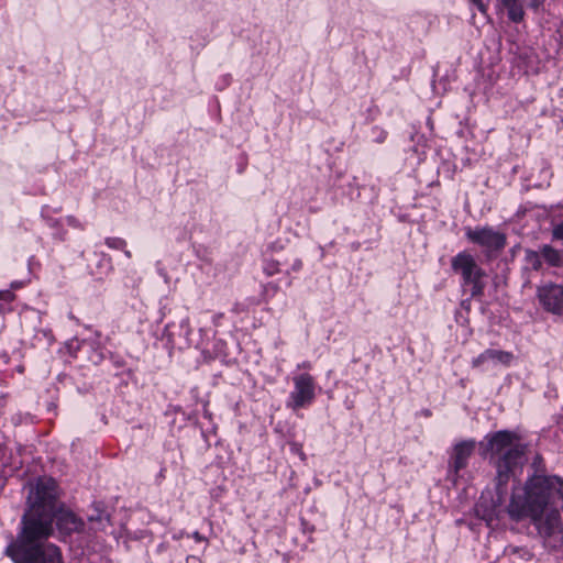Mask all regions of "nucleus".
<instances>
[{
	"label": "nucleus",
	"instance_id": "f257e3e1",
	"mask_svg": "<svg viewBox=\"0 0 563 563\" xmlns=\"http://www.w3.org/2000/svg\"><path fill=\"white\" fill-rule=\"evenodd\" d=\"M58 497L57 483L51 477L29 484L27 510L22 518V529L5 549V554L14 563H64L60 549L47 541L54 533Z\"/></svg>",
	"mask_w": 563,
	"mask_h": 563
},
{
	"label": "nucleus",
	"instance_id": "f03ea898",
	"mask_svg": "<svg viewBox=\"0 0 563 563\" xmlns=\"http://www.w3.org/2000/svg\"><path fill=\"white\" fill-rule=\"evenodd\" d=\"M558 475H533L512 489L508 515L516 521L529 519L542 545L555 551L563 548V519L555 504Z\"/></svg>",
	"mask_w": 563,
	"mask_h": 563
},
{
	"label": "nucleus",
	"instance_id": "7ed1b4c3",
	"mask_svg": "<svg viewBox=\"0 0 563 563\" xmlns=\"http://www.w3.org/2000/svg\"><path fill=\"white\" fill-rule=\"evenodd\" d=\"M516 440L512 432L503 430L486 435L485 441L481 442L483 454L489 453L496 465V489L499 499L505 495L515 470L523 464L525 446Z\"/></svg>",
	"mask_w": 563,
	"mask_h": 563
},
{
	"label": "nucleus",
	"instance_id": "20e7f679",
	"mask_svg": "<svg viewBox=\"0 0 563 563\" xmlns=\"http://www.w3.org/2000/svg\"><path fill=\"white\" fill-rule=\"evenodd\" d=\"M451 265L454 272L462 276L463 284L471 286L473 297L482 296L486 286L485 271L478 266L474 256L467 252H461L455 255Z\"/></svg>",
	"mask_w": 563,
	"mask_h": 563
},
{
	"label": "nucleus",
	"instance_id": "39448f33",
	"mask_svg": "<svg viewBox=\"0 0 563 563\" xmlns=\"http://www.w3.org/2000/svg\"><path fill=\"white\" fill-rule=\"evenodd\" d=\"M294 390L290 393L288 407L294 410L310 405L316 397V383L310 374H299L292 378Z\"/></svg>",
	"mask_w": 563,
	"mask_h": 563
},
{
	"label": "nucleus",
	"instance_id": "423d86ee",
	"mask_svg": "<svg viewBox=\"0 0 563 563\" xmlns=\"http://www.w3.org/2000/svg\"><path fill=\"white\" fill-rule=\"evenodd\" d=\"M467 239L485 249L487 255L501 251L506 245V235L489 227L466 229Z\"/></svg>",
	"mask_w": 563,
	"mask_h": 563
},
{
	"label": "nucleus",
	"instance_id": "0eeeda50",
	"mask_svg": "<svg viewBox=\"0 0 563 563\" xmlns=\"http://www.w3.org/2000/svg\"><path fill=\"white\" fill-rule=\"evenodd\" d=\"M475 448V440H463L453 445L450 453L449 471L454 482L459 477V472L467 466Z\"/></svg>",
	"mask_w": 563,
	"mask_h": 563
},
{
	"label": "nucleus",
	"instance_id": "6e6552de",
	"mask_svg": "<svg viewBox=\"0 0 563 563\" xmlns=\"http://www.w3.org/2000/svg\"><path fill=\"white\" fill-rule=\"evenodd\" d=\"M538 298L543 308L552 313L563 316V286L547 283L538 288Z\"/></svg>",
	"mask_w": 563,
	"mask_h": 563
},
{
	"label": "nucleus",
	"instance_id": "1a4fd4ad",
	"mask_svg": "<svg viewBox=\"0 0 563 563\" xmlns=\"http://www.w3.org/2000/svg\"><path fill=\"white\" fill-rule=\"evenodd\" d=\"M54 520H56L58 530L67 534L78 532L84 528V521L73 511L64 508L60 505L57 507L54 514Z\"/></svg>",
	"mask_w": 563,
	"mask_h": 563
},
{
	"label": "nucleus",
	"instance_id": "9d476101",
	"mask_svg": "<svg viewBox=\"0 0 563 563\" xmlns=\"http://www.w3.org/2000/svg\"><path fill=\"white\" fill-rule=\"evenodd\" d=\"M514 360L511 352L488 349L481 353L477 357L472 361L473 367H479L485 363L501 364L505 366L510 365Z\"/></svg>",
	"mask_w": 563,
	"mask_h": 563
},
{
	"label": "nucleus",
	"instance_id": "9b49d317",
	"mask_svg": "<svg viewBox=\"0 0 563 563\" xmlns=\"http://www.w3.org/2000/svg\"><path fill=\"white\" fill-rule=\"evenodd\" d=\"M541 254L543 261L552 267H563V251L556 250L551 245H542Z\"/></svg>",
	"mask_w": 563,
	"mask_h": 563
},
{
	"label": "nucleus",
	"instance_id": "f8f14e48",
	"mask_svg": "<svg viewBox=\"0 0 563 563\" xmlns=\"http://www.w3.org/2000/svg\"><path fill=\"white\" fill-rule=\"evenodd\" d=\"M88 520L95 530H104L110 522V517L104 510L95 508L93 514L88 516Z\"/></svg>",
	"mask_w": 563,
	"mask_h": 563
},
{
	"label": "nucleus",
	"instance_id": "ddd939ff",
	"mask_svg": "<svg viewBox=\"0 0 563 563\" xmlns=\"http://www.w3.org/2000/svg\"><path fill=\"white\" fill-rule=\"evenodd\" d=\"M508 10V16L514 22H520L523 19V9L518 0H503Z\"/></svg>",
	"mask_w": 563,
	"mask_h": 563
},
{
	"label": "nucleus",
	"instance_id": "4468645a",
	"mask_svg": "<svg viewBox=\"0 0 563 563\" xmlns=\"http://www.w3.org/2000/svg\"><path fill=\"white\" fill-rule=\"evenodd\" d=\"M542 254L541 249L539 251L526 250L525 251V262L528 267L533 271H540L542 268Z\"/></svg>",
	"mask_w": 563,
	"mask_h": 563
},
{
	"label": "nucleus",
	"instance_id": "2eb2a0df",
	"mask_svg": "<svg viewBox=\"0 0 563 563\" xmlns=\"http://www.w3.org/2000/svg\"><path fill=\"white\" fill-rule=\"evenodd\" d=\"M280 262L278 260H268L264 265V272L268 276H273L280 272Z\"/></svg>",
	"mask_w": 563,
	"mask_h": 563
},
{
	"label": "nucleus",
	"instance_id": "dca6fc26",
	"mask_svg": "<svg viewBox=\"0 0 563 563\" xmlns=\"http://www.w3.org/2000/svg\"><path fill=\"white\" fill-rule=\"evenodd\" d=\"M106 244L111 249L123 250L126 242L121 238H108Z\"/></svg>",
	"mask_w": 563,
	"mask_h": 563
},
{
	"label": "nucleus",
	"instance_id": "f3484780",
	"mask_svg": "<svg viewBox=\"0 0 563 563\" xmlns=\"http://www.w3.org/2000/svg\"><path fill=\"white\" fill-rule=\"evenodd\" d=\"M552 235L554 239L563 241V221L553 227Z\"/></svg>",
	"mask_w": 563,
	"mask_h": 563
},
{
	"label": "nucleus",
	"instance_id": "a211bd4d",
	"mask_svg": "<svg viewBox=\"0 0 563 563\" xmlns=\"http://www.w3.org/2000/svg\"><path fill=\"white\" fill-rule=\"evenodd\" d=\"M291 451L300 456L301 460L306 459L305 453L302 452L301 445L292 442L290 443Z\"/></svg>",
	"mask_w": 563,
	"mask_h": 563
},
{
	"label": "nucleus",
	"instance_id": "6ab92c4d",
	"mask_svg": "<svg viewBox=\"0 0 563 563\" xmlns=\"http://www.w3.org/2000/svg\"><path fill=\"white\" fill-rule=\"evenodd\" d=\"M14 297L11 290H0V300L12 301Z\"/></svg>",
	"mask_w": 563,
	"mask_h": 563
},
{
	"label": "nucleus",
	"instance_id": "aec40b11",
	"mask_svg": "<svg viewBox=\"0 0 563 563\" xmlns=\"http://www.w3.org/2000/svg\"><path fill=\"white\" fill-rule=\"evenodd\" d=\"M300 267H301V261H300V260H298V258H296V260L294 261V264H292L291 268H292V271H299V269H300Z\"/></svg>",
	"mask_w": 563,
	"mask_h": 563
},
{
	"label": "nucleus",
	"instance_id": "412c9836",
	"mask_svg": "<svg viewBox=\"0 0 563 563\" xmlns=\"http://www.w3.org/2000/svg\"><path fill=\"white\" fill-rule=\"evenodd\" d=\"M192 538H194L196 541H206V542H207L206 538H203V537H202L199 532H197V531L192 533Z\"/></svg>",
	"mask_w": 563,
	"mask_h": 563
},
{
	"label": "nucleus",
	"instance_id": "4be33fe9",
	"mask_svg": "<svg viewBox=\"0 0 563 563\" xmlns=\"http://www.w3.org/2000/svg\"><path fill=\"white\" fill-rule=\"evenodd\" d=\"M298 368L310 369L311 368V364H310V362H303V363L298 365Z\"/></svg>",
	"mask_w": 563,
	"mask_h": 563
},
{
	"label": "nucleus",
	"instance_id": "5701e85b",
	"mask_svg": "<svg viewBox=\"0 0 563 563\" xmlns=\"http://www.w3.org/2000/svg\"><path fill=\"white\" fill-rule=\"evenodd\" d=\"M475 5H477L481 10L483 9V3L481 0H471Z\"/></svg>",
	"mask_w": 563,
	"mask_h": 563
},
{
	"label": "nucleus",
	"instance_id": "b1692460",
	"mask_svg": "<svg viewBox=\"0 0 563 563\" xmlns=\"http://www.w3.org/2000/svg\"><path fill=\"white\" fill-rule=\"evenodd\" d=\"M124 255H125L128 258H130V257H131V252H130V251H128V250H124Z\"/></svg>",
	"mask_w": 563,
	"mask_h": 563
},
{
	"label": "nucleus",
	"instance_id": "393cba45",
	"mask_svg": "<svg viewBox=\"0 0 563 563\" xmlns=\"http://www.w3.org/2000/svg\"><path fill=\"white\" fill-rule=\"evenodd\" d=\"M12 287H13V288H16V287H19V284L13 283V284H12Z\"/></svg>",
	"mask_w": 563,
	"mask_h": 563
}]
</instances>
